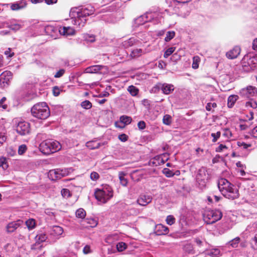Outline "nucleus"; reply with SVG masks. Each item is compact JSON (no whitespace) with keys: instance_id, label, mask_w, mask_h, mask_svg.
Returning <instances> with one entry per match:
<instances>
[{"instance_id":"9","label":"nucleus","mask_w":257,"mask_h":257,"mask_svg":"<svg viewBox=\"0 0 257 257\" xmlns=\"http://www.w3.org/2000/svg\"><path fill=\"white\" fill-rule=\"evenodd\" d=\"M72 171V169L70 168L63 169H56L50 170L48 176L52 180H56L68 175Z\"/></svg>"},{"instance_id":"35","label":"nucleus","mask_w":257,"mask_h":257,"mask_svg":"<svg viewBox=\"0 0 257 257\" xmlns=\"http://www.w3.org/2000/svg\"><path fill=\"white\" fill-rule=\"evenodd\" d=\"M175 36V32L173 31H168L166 34V36L165 38V41L166 42H169Z\"/></svg>"},{"instance_id":"34","label":"nucleus","mask_w":257,"mask_h":257,"mask_svg":"<svg viewBox=\"0 0 257 257\" xmlns=\"http://www.w3.org/2000/svg\"><path fill=\"white\" fill-rule=\"evenodd\" d=\"M116 246L117 251L119 252H121L126 248L127 245L125 243L123 242H119L117 243Z\"/></svg>"},{"instance_id":"36","label":"nucleus","mask_w":257,"mask_h":257,"mask_svg":"<svg viewBox=\"0 0 257 257\" xmlns=\"http://www.w3.org/2000/svg\"><path fill=\"white\" fill-rule=\"evenodd\" d=\"M184 250L185 252L190 253L193 254L194 253V251L193 250V247L192 244H186L184 246Z\"/></svg>"},{"instance_id":"5","label":"nucleus","mask_w":257,"mask_h":257,"mask_svg":"<svg viewBox=\"0 0 257 257\" xmlns=\"http://www.w3.org/2000/svg\"><path fill=\"white\" fill-rule=\"evenodd\" d=\"M113 197V191L111 187L105 185L101 188H97V201L105 203Z\"/></svg>"},{"instance_id":"27","label":"nucleus","mask_w":257,"mask_h":257,"mask_svg":"<svg viewBox=\"0 0 257 257\" xmlns=\"http://www.w3.org/2000/svg\"><path fill=\"white\" fill-rule=\"evenodd\" d=\"M145 52L141 49H136L131 52V56L132 58H135L139 57L144 54Z\"/></svg>"},{"instance_id":"44","label":"nucleus","mask_w":257,"mask_h":257,"mask_svg":"<svg viewBox=\"0 0 257 257\" xmlns=\"http://www.w3.org/2000/svg\"><path fill=\"white\" fill-rule=\"evenodd\" d=\"M166 221L168 225H171L175 223V218L172 215H168L166 218Z\"/></svg>"},{"instance_id":"24","label":"nucleus","mask_w":257,"mask_h":257,"mask_svg":"<svg viewBox=\"0 0 257 257\" xmlns=\"http://www.w3.org/2000/svg\"><path fill=\"white\" fill-rule=\"evenodd\" d=\"M20 224L16 222H12L9 223L7 226V230L8 232H14L20 226Z\"/></svg>"},{"instance_id":"56","label":"nucleus","mask_w":257,"mask_h":257,"mask_svg":"<svg viewBox=\"0 0 257 257\" xmlns=\"http://www.w3.org/2000/svg\"><path fill=\"white\" fill-rule=\"evenodd\" d=\"M252 247L254 249H257V234H256L252 239Z\"/></svg>"},{"instance_id":"30","label":"nucleus","mask_w":257,"mask_h":257,"mask_svg":"<svg viewBox=\"0 0 257 257\" xmlns=\"http://www.w3.org/2000/svg\"><path fill=\"white\" fill-rule=\"evenodd\" d=\"M127 91L133 96H136L138 95L139 90L134 85H131L128 87Z\"/></svg>"},{"instance_id":"6","label":"nucleus","mask_w":257,"mask_h":257,"mask_svg":"<svg viewBox=\"0 0 257 257\" xmlns=\"http://www.w3.org/2000/svg\"><path fill=\"white\" fill-rule=\"evenodd\" d=\"M222 216L219 210H206L203 214V219L208 224H213L220 220Z\"/></svg>"},{"instance_id":"41","label":"nucleus","mask_w":257,"mask_h":257,"mask_svg":"<svg viewBox=\"0 0 257 257\" xmlns=\"http://www.w3.org/2000/svg\"><path fill=\"white\" fill-rule=\"evenodd\" d=\"M175 50V47H170L164 53V57L166 58L170 56Z\"/></svg>"},{"instance_id":"62","label":"nucleus","mask_w":257,"mask_h":257,"mask_svg":"<svg viewBox=\"0 0 257 257\" xmlns=\"http://www.w3.org/2000/svg\"><path fill=\"white\" fill-rule=\"evenodd\" d=\"M118 139L121 142H125L127 140L128 137L124 134L118 136Z\"/></svg>"},{"instance_id":"2","label":"nucleus","mask_w":257,"mask_h":257,"mask_svg":"<svg viewBox=\"0 0 257 257\" xmlns=\"http://www.w3.org/2000/svg\"><path fill=\"white\" fill-rule=\"evenodd\" d=\"M218 187L221 193L228 199L233 200L238 197V190L226 179L218 180Z\"/></svg>"},{"instance_id":"37","label":"nucleus","mask_w":257,"mask_h":257,"mask_svg":"<svg viewBox=\"0 0 257 257\" xmlns=\"http://www.w3.org/2000/svg\"><path fill=\"white\" fill-rule=\"evenodd\" d=\"M245 106L247 107H251L255 109L257 108V102L256 101L251 99L246 102Z\"/></svg>"},{"instance_id":"58","label":"nucleus","mask_w":257,"mask_h":257,"mask_svg":"<svg viewBox=\"0 0 257 257\" xmlns=\"http://www.w3.org/2000/svg\"><path fill=\"white\" fill-rule=\"evenodd\" d=\"M64 73H65V70L64 69H60L54 75V77L55 78H60L63 75Z\"/></svg>"},{"instance_id":"61","label":"nucleus","mask_w":257,"mask_h":257,"mask_svg":"<svg viewBox=\"0 0 257 257\" xmlns=\"http://www.w3.org/2000/svg\"><path fill=\"white\" fill-rule=\"evenodd\" d=\"M223 136L227 138H230L232 136V134L229 129H225L223 134Z\"/></svg>"},{"instance_id":"49","label":"nucleus","mask_w":257,"mask_h":257,"mask_svg":"<svg viewBox=\"0 0 257 257\" xmlns=\"http://www.w3.org/2000/svg\"><path fill=\"white\" fill-rule=\"evenodd\" d=\"M27 149V147L26 145H22L19 146L18 149V153L19 155H23Z\"/></svg>"},{"instance_id":"10","label":"nucleus","mask_w":257,"mask_h":257,"mask_svg":"<svg viewBox=\"0 0 257 257\" xmlns=\"http://www.w3.org/2000/svg\"><path fill=\"white\" fill-rule=\"evenodd\" d=\"M207 179L208 174L206 168H201L199 169L196 177V182L200 189H203L205 187Z\"/></svg>"},{"instance_id":"14","label":"nucleus","mask_w":257,"mask_h":257,"mask_svg":"<svg viewBox=\"0 0 257 257\" xmlns=\"http://www.w3.org/2000/svg\"><path fill=\"white\" fill-rule=\"evenodd\" d=\"M152 197L151 195L141 194L137 199V203L143 206H145L151 202Z\"/></svg>"},{"instance_id":"54","label":"nucleus","mask_w":257,"mask_h":257,"mask_svg":"<svg viewBox=\"0 0 257 257\" xmlns=\"http://www.w3.org/2000/svg\"><path fill=\"white\" fill-rule=\"evenodd\" d=\"M61 90L60 89V88L59 87H58V86H54L53 88V95L55 96H58L60 94Z\"/></svg>"},{"instance_id":"20","label":"nucleus","mask_w":257,"mask_h":257,"mask_svg":"<svg viewBox=\"0 0 257 257\" xmlns=\"http://www.w3.org/2000/svg\"><path fill=\"white\" fill-rule=\"evenodd\" d=\"M160 87L163 93L165 94H169L174 90V85L170 84L164 83L160 84Z\"/></svg>"},{"instance_id":"22","label":"nucleus","mask_w":257,"mask_h":257,"mask_svg":"<svg viewBox=\"0 0 257 257\" xmlns=\"http://www.w3.org/2000/svg\"><path fill=\"white\" fill-rule=\"evenodd\" d=\"M33 95L34 94L29 91H23L21 92L20 97L24 101H27L32 99Z\"/></svg>"},{"instance_id":"1","label":"nucleus","mask_w":257,"mask_h":257,"mask_svg":"<svg viewBox=\"0 0 257 257\" xmlns=\"http://www.w3.org/2000/svg\"><path fill=\"white\" fill-rule=\"evenodd\" d=\"M95 8L91 5L71 8L69 16L71 23L79 28L84 26L89 16L93 15Z\"/></svg>"},{"instance_id":"28","label":"nucleus","mask_w":257,"mask_h":257,"mask_svg":"<svg viewBox=\"0 0 257 257\" xmlns=\"http://www.w3.org/2000/svg\"><path fill=\"white\" fill-rule=\"evenodd\" d=\"M26 5L25 2H21L20 3L13 4L11 6V9L13 10H18L24 8Z\"/></svg>"},{"instance_id":"32","label":"nucleus","mask_w":257,"mask_h":257,"mask_svg":"<svg viewBox=\"0 0 257 257\" xmlns=\"http://www.w3.org/2000/svg\"><path fill=\"white\" fill-rule=\"evenodd\" d=\"M240 240V239L239 237H236L228 242V244L233 248H236L238 246Z\"/></svg>"},{"instance_id":"51","label":"nucleus","mask_w":257,"mask_h":257,"mask_svg":"<svg viewBox=\"0 0 257 257\" xmlns=\"http://www.w3.org/2000/svg\"><path fill=\"white\" fill-rule=\"evenodd\" d=\"M208 254L212 256H217L220 254V250L218 248H214L211 249Z\"/></svg>"},{"instance_id":"57","label":"nucleus","mask_w":257,"mask_h":257,"mask_svg":"<svg viewBox=\"0 0 257 257\" xmlns=\"http://www.w3.org/2000/svg\"><path fill=\"white\" fill-rule=\"evenodd\" d=\"M7 140V136L4 133H0V146Z\"/></svg>"},{"instance_id":"40","label":"nucleus","mask_w":257,"mask_h":257,"mask_svg":"<svg viewBox=\"0 0 257 257\" xmlns=\"http://www.w3.org/2000/svg\"><path fill=\"white\" fill-rule=\"evenodd\" d=\"M26 224L27 226L28 227V228L29 229H33V228H34V227H35V221L34 219H30L28 220L26 222Z\"/></svg>"},{"instance_id":"26","label":"nucleus","mask_w":257,"mask_h":257,"mask_svg":"<svg viewBox=\"0 0 257 257\" xmlns=\"http://www.w3.org/2000/svg\"><path fill=\"white\" fill-rule=\"evenodd\" d=\"M136 43V39L134 38H131L128 40L123 41L122 43V46L125 48H128L132 46Z\"/></svg>"},{"instance_id":"50","label":"nucleus","mask_w":257,"mask_h":257,"mask_svg":"<svg viewBox=\"0 0 257 257\" xmlns=\"http://www.w3.org/2000/svg\"><path fill=\"white\" fill-rule=\"evenodd\" d=\"M22 27V26L19 24H12L10 26V28L14 31H18Z\"/></svg>"},{"instance_id":"33","label":"nucleus","mask_w":257,"mask_h":257,"mask_svg":"<svg viewBox=\"0 0 257 257\" xmlns=\"http://www.w3.org/2000/svg\"><path fill=\"white\" fill-rule=\"evenodd\" d=\"M125 173L121 172L119 173V179L121 184L124 186H126L127 184V180L124 178Z\"/></svg>"},{"instance_id":"11","label":"nucleus","mask_w":257,"mask_h":257,"mask_svg":"<svg viewBox=\"0 0 257 257\" xmlns=\"http://www.w3.org/2000/svg\"><path fill=\"white\" fill-rule=\"evenodd\" d=\"M16 131L20 135L27 136L31 132L30 124L25 121H20L17 123Z\"/></svg>"},{"instance_id":"39","label":"nucleus","mask_w":257,"mask_h":257,"mask_svg":"<svg viewBox=\"0 0 257 257\" xmlns=\"http://www.w3.org/2000/svg\"><path fill=\"white\" fill-rule=\"evenodd\" d=\"M84 39L88 42H93L95 40V36L93 35L85 34L84 36Z\"/></svg>"},{"instance_id":"52","label":"nucleus","mask_w":257,"mask_h":257,"mask_svg":"<svg viewBox=\"0 0 257 257\" xmlns=\"http://www.w3.org/2000/svg\"><path fill=\"white\" fill-rule=\"evenodd\" d=\"M217 106V104L215 102H209L206 104V109L208 111H211L212 108H215Z\"/></svg>"},{"instance_id":"4","label":"nucleus","mask_w":257,"mask_h":257,"mask_svg":"<svg viewBox=\"0 0 257 257\" xmlns=\"http://www.w3.org/2000/svg\"><path fill=\"white\" fill-rule=\"evenodd\" d=\"M61 147L59 142L53 140H46L40 144L39 149L44 154L49 155L59 151Z\"/></svg>"},{"instance_id":"7","label":"nucleus","mask_w":257,"mask_h":257,"mask_svg":"<svg viewBox=\"0 0 257 257\" xmlns=\"http://www.w3.org/2000/svg\"><path fill=\"white\" fill-rule=\"evenodd\" d=\"M48 233L49 235V243H54L61 237L64 236V230L60 226L54 225L49 229Z\"/></svg>"},{"instance_id":"47","label":"nucleus","mask_w":257,"mask_h":257,"mask_svg":"<svg viewBox=\"0 0 257 257\" xmlns=\"http://www.w3.org/2000/svg\"><path fill=\"white\" fill-rule=\"evenodd\" d=\"M61 193L62 196L66 198L71 196L70 192L68 189H63Z\"/></svg>"},{"instance_id":"46","label":"nucleus","mask_w":257,"mask_h":257,"mask_svg":"<svg viewBox=\"0 0 257 257\" xmlns=\"http://www.w3.org/2000/svg\"><path fill=\"white\" fill-rule=\"evenodd\" d=\"M227 149L228 147L226 145L221 144H219V146L216 148L215 151L216 152L220 153L224 151Z\"/></svg>"},{"instance_id":"48","label":"nucleus","mask_w":257,"mask_h":257,"mask_svg":"<svg viewBox=\"0 0 257 257\" xmlns=\"http://www.w3.org/2000/svg\"><path fill=\"white\" fill-rule=\"evenodd\" d=\"M97 74L99 73H105L107 72V68L105 66H102L101 65H97Z\"/></svg>"},{"instance_id":"21","label":"nucleus","mask_w":257,"mask_h":257,"mask_svg":"<svg viewBox=\"0 0 257 257\" xmlns=\"http://www.w3.org/2000/svg\"><path fill=\"white\" fill-rule=\"evenodd\" d=\"M49 233L48 234L45 232H39L35 237L37 242L41 243L44 241L49 242Z\"/></svg>"},{"instance_id":"42","label":"nucleus","mask_w":257,"mask_h":257,"mask_svg":"<svg viewBox=\"0 0 257 257\" xmlns=\"http://www.w3.org/2000/svg\"><path fill=\"white\" fill-rule=\"evenodd\" d=\"M85 72L87 73H96V65H93L86 68Z\"/></svg>"},{"instance_id":"19","label":"nucleus","mask_w":257,"mask_h":257,"mask_svg":"<svg viewBox=\"0 0 257 257\" xmlns=\"http://www.w3.org/2000/svg\"><path fill=\"white\" fill-rule=\"evenodd\" d=\"M12 78V73L9 71L3 72L0 75V83H7Z\"/></svg>"},{"instance_id":"43","label":"nucleus","mask_w":257,"mask_h":257,"mask_svg":"<svg viewBox=\"0 0 257 257\" xmlns=\"http://www.w3.org/2000/svg\"><path fill=\"white\" fill-rule=\"evenodd\" d=\"M86 146L89 149H95L96 148V143L94 141H89L86 143Z\"/></svg>"},{"instance_id":"17","label":"nucleus","mask_w":257,"mask_h":257,"mask_svg":"<svg viewBox=\"0 0 257 257\" xmlns=\"http://www.w3.org/2000/svg\"><path fill=\"white\" fill-rule=\"evenodd\" d=\"M59 32L61 35L67 37L72 36L75 34L74 29L71 27H60Z\"/></svg>"},{"instance_id":"23","label":"nucleus","mask_w":257,"mask_h":257,"mask_svg":"<svg viewBox=\"0 0 257 257\" xmlns=\"http://www.w3.org/2000/svg\"><path fill=\"white\" fill-rule=\"evenodd\" d=\"M238 96L237 95H231L227 99V106L229 108H231L234 105L235 102L238 99Z\"/></svg>"},{"instance_id":"45","label":"nucleus","mask_w":257,"mask_h":257,"mask_svg":"<svg viewBox=\"0 0 257 257\" xmlns=\"http://www.w3.org/2000/svg\"><path fill=\"white\" fill-rule=\"evenodd\" d=\"M81 106L85 109H89L91 107V103L88 100H85L81 104Z\"/></svg>"},{"instance_id":"15","label":"nucleus","mask_w":257,"mask_h":257,"mask_svg":"<svg viewBox=\"0 0 257 257\" xmlns=\"http://www.w3.org/2000/svg\"><path fill=\"white\" fill-rule=\"evenodd\" d=\"M132 119L130 116L122 115L120 117L119 121L115 123V126L122 128L126 125L130 124L132 122Z\"/></svg>"},{"instance_id":"16","label":"nucleus","mask_w":257,"mask_h":257,"mask_svg":"<svg viewBox=\"0 0 257 257\" xmlns=\"http://www.w3.org/2000/svg\"><path fill=\"white\" fill-rule=\"evenodd\" d=\"M240 53V48L238 46H235L233 49L228 51L226 56L230 59H233L237 57Z\"/></svg>"},{"instance_id":"59","label":"nucleus","mask_w":257,"mask_h":257,"mask_svg":"<svg viewBox=\"0 0 257 257\" xmlns=\"http://www.w3.org/2000/svg\"><path fill=\"white\" fill-rule=\"evenodd\" d=\"M237 146L240 147H243V149H246L251 146L250 144H247L244 142H238Z\"/></svg>"},{"instance_id":"13","label":"nucleus","mask_w":257,"mask_h":257,"mask_svg":"<svg viewBox=\"0 0 257 257\" xmlns=\"http://www.w3.org/2000/svg\"><path fill=\"white\" fill-rule=\"evenodd\" d=\"M155 13H147L142 15L135 20V23L138 25H143L147 22H151L153 20L155 16H156Z\"/></svg>"},{"instance_id":"29","label":"nucleus","mask_w":257,"mask_h":257,"mask_svg":"<svg viewBox=\"0 0 257 257\" xmlns=\"http://www.w3.org/2000/svg\"><path fill=\"white\" fill-rule=\"evenodd\" d=\"M75 215L77 218L83 219L86 216V212L84 209L80 208L76 211Z\"/></svg>"},{"instance_id":"63","label":"nucleus","mask_w":257,"mask_h":257,"mask_svg":"<svg viewBox=\"0 0 257 257\" xmlns=\"http://www.w3.org/2000/svg\"><path fill=\"white\" fill-rule=\"evenodd\" d=\"M138 126L140 130H144L146 127V123L144 121H140L138 123Z\"/></svg>"},{"instance_id":"64","label":"nucleus","mask_w":257,"mask_h":257,"mask_svg":"<svg viewBox=\"0 0 257 257\" xmlns=\"http://www.w3.org/2000/svg\"><path fill=\"white\" fill-rule=\"evenodd\" d=\"M6 100V97H3L0 100V107H2L3 108H4L5 109H6L7 107V105L4 104V102H5Z\"/></svg>"},{"instance_id":"55","label":"nucleus","mask_w":257,"mask_h":257,"mask_svg":"<svg viewBox=\"0 0 257 257\" xmlns=\"http://www.w3.org/2000/svg\"><path fill=\"white\" fill-rule=\"evenodd\" d=\"M221 133L220 132H217L216 133L211 134V136L213 137L212 142H216L218 139L220 137Z\"/></svg>"},{"instance_id":"60","label":"nucleus","mask_w":257,"mask_h":257,"mask_svg":"<svg viewBox=\"0 0 257 257\" xmlns=\"http://www.w3.org/2000/svg\"><path fill=\"white\" fill-rule=\"evenodd\" d=\"M92 252V250L91 249L90 246L89 245H85L83 249V252L84 254H88L91 253Z\"/></svg>"},{"instance_id":"25","label":"nucleus","mask_w":257,"mask_h":257,"mask_svg":"<svg viewBox=\"0 0 257 257\" xmlns=\"http://www.w3.org/2000/svg\"><path fill=\"white\" fill-rule=\"evenodd\" d=\"M156 228L157 229V231L160 232L159 234H166L169 232L168 228L163 224H158Z\"/></svg>"},{"instance_id":"53","label":"nucleus","mask_w":257,"mask_h":257,"mask_svg":"<svg viewBox=\"0 0 257 257\" xmlns=\"http://www.w3.org/2000/svg\"><path fill=\"white\" fill-rule=\"evenodd\" d=\"M163 172L167 177H171L175 175V173L168 169H164Z\"/></svg>"},{"instance_id":"12","label":"nucleus","mask_w":257,"mask_h":257,"mask_svg":"<svg viewBox=\"0 0 257 257\" xmlns=\"http://www.w3.org/2000/svg\"><path fill=\"white\" fill-rule=\"evenodd\" d=\"M257 93V88L252 86H248L242 88L240 91V95L244 98H249L253 97Z\"/></svg>"},{"instance_id":"31","label":"nucleus","mask_w":257,"mask_h":257,"mask_svg":"<svg viewBox=\"0 0 257 257\" xmlns=\"http://www.w3.org/2000/svg\"><path fill=\"white\" fill-rule=\"evenodd\" d=\"M200 62V58L198 56H194L193 58V63L192 67L193 69H196L199 67Z\"/></svg>"},{"instance_id":"18","label":"nucleus","mask_w":257,"mask_h":257,"mask_svg":"<svg viewBox=\"0 0 257 257\" xmlns=\"http://www.w3.org/2000/svg\"><path fill=\"white\" fill-rule=\"evenodd\" d=\"M168 160V156L166 154L158 156L154 158L153 163L155 166L164 164Z\"/></svg>"},{"instance_id":"3","label":"nucleus","mask_w":257,"mask_h":257,"mask_svg":"<svg viewBox=\"0 0 257 257\" xmlns=\"http://www.w3.org/2000/svg\"><path fill=\"white\" fill-rule=\"evenodd\" d=\"M31 110L32 115L39 119H46L50 114L49 108L45 102L35 104L32 106Z\"/></svg>"},{"instance_id":"8","label":"nucleus","mask_w":257,"mask_h":257,"mask_svg":"<svg viewBox=\"0 0 257 257\" xmlns=\"http://www.w3.org/2000/svg\"><path fill=\"white\" fill-rule=\"evenodd\" d=\"M241 64L244 71L254 70L257 68V58L245 56L241 60Z\"/></svg>"},{"instance_id":"38","label":"nucleus","mask_w":257,"mask_h":257,"mask_svg":"<svg viewBox=\"0 0 257 257\" xmlns=\"http://www.w3.org/2000/svg\"><path fill=\"white\" fill-rule=\"evenodd\" d=\"M163 122L166 125H170L172 122V117L169 114H166L163 118Z\"/></svg>"}]
</instances>
